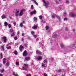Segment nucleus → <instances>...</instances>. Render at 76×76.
<instances>
[{"label":"nucleus","instance_id":"nucleus-26","mask_svg":"<svg viewBox=\"0 0 76 76\" xmlns=\"http://www.w3.org/2000/svg\"><path fill=\"white\" fill-rule=\"evenodd\" d=\"M16 65H18L19 64V62L16 61L15 63Z\"/></svg>","mask_w":76,"mask_h":76},{"label":"nucleus","instance_id":"nucleus-62","mask_svg":"<svg viewBox=\"0 0 76 76\" xmlns=\"http://www.w3.org/2000/svg\"><path fill=\"white\" fill-rule=\"evenodd\" d=\"M10 45H12V43L11 42V43H10Z\"/></svg>","mask_w":76,"mask_h":76},{"label":"nucleus","instance_id":"nucleus-63","mask_svg":"<svg viewBox=\"0 0 76 76\" xmlns=\"http://www.w3.org/2000/svg\"><path fill=\"white\" fill-rule=\"evenodd\" d=\"M61 76H64V75H61Z\"/></svg>","mask_w":76,"mask_h":76},{"label":"nucleus","instance_id":"nucleus-60","mask_svg":"<svg viewBox=\"0 0 76 76\" xmlns=\"http://www.w3.org/2000/svg\"><path fill=\"white\" fill-rule=\"evenodd\" d=\"M1 43H2V42L1 41H0V43H1Z\"/></svg>","mask_w":76,"mask_h":76},{"label":"nucleus","instance_id":"nucleus-5","mask_svg":"<svg viewBox=\"0 0 76 76\" xmlns=\"http://www.w3.org/2000/svg\"><path fill=\"white\" fill-rule=\"evenodd\" d=\"M2 39L4 41V42H6V41H7V38L5 37H2Z\"/></svg>","mask_w":76,"mask_h":76},{"label":"nucleus","instance_id":"nucleus-22","mask_svg":"<svg viewBox=\"0 0 76 76\" xmlns=\"http://www.w3.org/2000/svg\"><path fill=\"white\" fill-rule=\"evenodd\" d=\"M60 46L61 48H64V46L63 44H61Z\"/></svg>","mask_w":76,"mask_h":76},{"label":"nucleus","instance_id":"nucleus-11","mask_svg":"<svg viewBox=\"0 0 76 76\" xmlns=\"http://www.w3.org/2000/svg\"><path fill=\"white\" fill-rule=\"evenodd\" d=\"M38 28V25H34V26L32 27V28L34 29H35Z\"/></svg>","mask_w":76,"mask_h":76},{"label":"nucleus","instance_id":"nucleus-6","mask_svg":"<svg viewBox=\"0 0 76 76\" xmlns=\"http://www.w3.org/2000/svg\"><path fill=\"white\" fill-rule=\"evenodd\" d=\"M69 15H70V16H71V17H73V18H74L75 16V13L73 12L69 13Z\"/></svg>","mask_w":76,"mask_h":76},{"label":"nucleus","instance_id":"nucleus-48","mask_svg":"<svg viewBox=\"0 0 76 76\" xmlns=\"http://www.w3.org/2000/svg\"><path fill=\"white\" fill-rule=\"evenodd\" d=\"M6 65L7 66H9V63L7 62L6 64Z\"/></svg>","mask_w":76,"mask_h":76},{"label":"nucleus","instance_id":"nucleus-39","mask_svg":"<svg viewBox=\"0 0 76 76\" xmlns=\"http://www.w3.org/2000/svg\"><path fill=\"white\" fill-rule=\"evenodd\" d=\"M4 69H3L2 70H1L0 71L1 72V73H3V72H4Z\"/></svg>","mask_w":76,"mask_h":76},{"label":"nucleus","instance_id":"nucleus-32","mask_svg":"<svg viewBox=\"0 0 76 76\" xmlns=\"http://www.w3.org/2000/svg\"><path fill=\"white\" fill-rule=\"evenodd\" d=\"M49 29V26H46V30H48Z\"/></svg>","mask_w":76,"mask_h":76},{"label":"nucleus","instance_id":"nucleus-17","mask_svg":"<svg viewBox=\"0 0 76 76\" xmlns=\"http://www.w3.org/2000/svg\"><path fill=\"white\" fill-rule=\"evenodd\" d=\"M31 0V1H34V3L35 4H36L37 6H38V3H37V2H36V1H35V0Z\"/></svg>","mask_w":76,"mask_h":76},{"label":"nucleus","instance_id":"nucleus-18","mask_svg":"<svg viewBox=\"0 0 76 76\" xmlns=\"http://www.w3.org/2000/svg\"><path fill=\"white\" fill-rule=\"evenodd\" d=\"M42 66L43 67H47V65L45 64H42Z\"/></svg>","mask_w":76,"mask_h":76},{"label":"nucleus","instance_id":"nucleus-25","mask_svg":"<svg viewBox=\"0 0 76 76\" xmlns=\"http://www.w3.org/2000/svg\"><path fill=\"white\" fill-rule=\"evenodd\" d=\"M13 75H14V76H19L18 75V74H15V72H13Z\"/></svg>","mask_w":76,"mask_h":76},{"label":"nucleus","instance_id":"nucleus-51","mask_svg":"<svg viewBox=\"0 0 76 76\" xmlns=\"http://www.w3.org/2000/svg\"><path fill=\"white\" fill-rule=\"evenodd\" d=\"M33 5H31V9L32 10L33 9Z\"/></svg>","mask_w":76,"mask_h":76},{"label":"nucleus","instance_id":"nucleus-36","mask_svg":"<svg viewBox=\"0 0 76 76\" xmlns=\"http://www.w3.org/2000/svg\"><path fill=\"white\" fill-rule=\"evenodd\" d=\"M34 38H37V35H33Z\"/></svg>","mask_w":76,"mask_h":76},{"label":"nucleus","instance_id":"nucleus-47","mask_svg":"<svg viewBox=\"0 0 76 76\" xmlns=\"http://www.w3.org/2000/svg\"><path fill=\"white\" fill-rule=\"evenodd\" d=\"M14 25V26H15L16 25V22H14L13 23Z\"/></svg>","mask_w":76,"mask_h":76},{"label":"nucleus","instance_id":"nucleus-14","mask_svg":"<svg viewBox=\"0 0 76 76\" xmlns=\"http://www.w3.org/2000/svg\"><path fill=\"white\" fill-rule=\"evenodd\" d=\"M30 60V57H26L25 59L26 61H28V60Z\"/></svg>","mask_w":76,"mask_h":76},{"label":"nucleus","instance_id":"nucleus-28","mask_svg":"<svg viewBox=\"0 0 76 76\" xmlns=\"http://www.w3.org/2000/svg\"><path fill=\"white\" fill-rule=\"evenodd\" d=\"M7 50H9V49H10L11 48V47L10 46L8 47H7Z\"/></svg>","mask_w":76,"mask_h":76},{"label":"nucleus","instance_id":"nucleus-35","mask_svg":"<svg viewBox=\"0 0 76 76\" xmlns=\"http://www.w3.org/2000/svg\"><path fill=\"white\" fill-rule=\"evenodd\" d=\"M15 40H16L18 39V37H14Z\"/></svg>","mask_w":76,"mask_h":76},{"label":"nucleus","instance_id":"nucleus-58","mask_svg":"<svg viewBox=\"0 0 76 76\" xmlns=\"http://www.w3.org/2000/svg\"><path fill=\"white\" fill-rule=\"evenodd\" d=\"M61 9V7H59V9Z\"/></svg>","mask_w":76,"mask_h":76},{"label":"nucleus","instance_id":"nucleus-24","mask_svg":"<svg viewBox=\"0 0 76 76\" xmlns=\"http://www.w3.org/2000/svg\"><path fill=\"white\" fill-rule=\"evenodd\" d=\"M14 53L15 54V55H17L18 54V52L16 50H15L14 51Z\"/></svg>","mask_w":76,"mask_h":76},{"label":"nucleus","instance_id":"nucleus-44","mask_svg":"<svg viewBox=\"0 0 76 76\" xmlns=\"http://www.w3.org/2000/svg\"><path fill=\"white\" fill-rule=\"evenodd\" d=\"M56 1V3L57 4H59V2H58V1Z\"/></svg>","mask_w":76,"mask_h":76},{"label":"nucleus","instance_id":"nucleus-21","mask_svg":"<svg viewBox=\"0 0 76 76\" xmlns=\"http://www.w3.org/2000/svg\"><path fill=\"white\" fill-rule=\"evenodd\" d=\"M39 19H41V20H42V16L40 15V16H39Z\"/></svg>","mask_w":76,"mask_h":76},{"label":"nucleus","instance_id":"nucleus-27","mask_svg":"<svg viewBox=\"0 0 76 76\" xmlns=\"http://www.w3.org/2000/svg\"><path fill=\"white\" fill-rule=\"evenodd\" d=\"M57 37V34H55V35H54L53 37L54 38H56Z\"/></svg>","mask_w":76,"mask_h":76},{"label":"nucleus","instance_id":"nucleus-10","mask_svg":"<svg viewBox=\"0 0 76 76\" xmlns=\"http://www.w3.org/2000/svg\"><path fill=\"white\" fill-rule=\"evenodd\" d=\"M23 46H20L19 48L20 50V51H22L23 50Z\"/></svg>","mask_w":76,"mask_h":76},{"label":"nucleus","instance_id":"nucleus-37","mask_svg":"<svg viewBox=\"0 0 76 76\" xmlns=\"http://www.w3.org/2000/svg\"><path fill=\"white\" fill-rule=\"evenodd\" d=\"M24 46L25 47H27V46H28V44L27 43L25 44H24Z\"/></svg>","mask_w":76,"mask_h":76},{"label":"nucleus","instance_id":"nucleus-64","mask_svg":"<svg viewBox=\"0 0 76 76\" xmlns=\"http://www.w3.org/2000/svg\"><path fill=\"white\" fill-rule=\"evenodd\" d=\"M7 46H9V45L8 44L7 45Z\"/></svg>","mask_w":76,"mask_h":76},{"label":"nucleus","instance_id":"nucleus-13","mask_svg":"<svg viewBox=\"0 0 76 76\" xmlns=\"http://www.w3.org/2000/svg\"><path fill=\"white\" fill-rule=\"evenodd\" d=\"M19 10L16 11L15 12V16H18V15H19Z\"/></svg>","mask_w":76,"mask_h":76},{"label":"nucleus","instance_id":"nucleus-49","mask_svg":"<svg viewBox=\"0 0 76 76\" xmlns=\"http://www.w3.org/2000/svg\"><path fill=\"white\" fill-rule=\"evenodd\" d=\"M65 29L66 31H68V28H67L66 27L65 28Z\"/></svg>","mask_w":76,"mask_h":76},{"label":"nucleus","instance_id":"nucleus-1","mask_svg":"<svg viewBox=\"0 0 76 76\" xmlns=\"http://www.w3.org/2000/svg\"><path fill=\"white\" fill-rule=\"evenodd\" d=\"M55 17L58 18L59 21H61V18H60V17L59 16H57L56 14H53L52 16V18H55Z\"/></svg>","mask_w":76,"mask_h":76},{"label":"nucleus","instance_id":"nucleus-12","mask_svg":"<svg viewBox=\"0 0 76 76\" xmlns=\"http://www.w3.org/2000/svg\"><path fill=\"white\" fill-rule=\"evenodd\" d=\"M37 13V11H36V10H34V11L31 12H30L31 15H32V14H35Z\"/></svg>","mask_w":76,"mask_h":76},{"label":"nucleus","instance_id":"nucleus-2","mask_svg":"<svg viewBox=\"0 0 76 76\" xmlns=\"http://www.w3.org/2000/svg\"><path fill=\"white\" fill-rule=\"evenodd\" d=\"M42 1L44 3H45V6L46 7H47L48 5H49V2H45V0H43Z\"/></svg>","mask_w":76,"mask_h":76},{"label":"nucleus","instance_id":"nucleus-19","mask_svg":"<svg viewBox=\"0 0 76 76\" xmlns=\"http://www.w3.org/2000/svg\"><path fill=\"white\" fill-rule=\"evenodd\" d=\"M34 22H37V18L36 17H34Z\"/></svg>","mask_w":76,"mask_h":76},{"label":"nucleus","instance_id":"nucleus-31","mask_svg":"<svg viewBox=\"0 0 76 76\" xmlns=\"http://www.w3.org/2000/svg\"><path fill=\"white\" fill-rule=\"evenodd\" d=\"M31 33L32 35H34L35 34V32L34 31H31Z\"/></svg>","mask_w":76,"mask_h":76},{"label":"nucleus","instance_id":"nucleus-50","mask_svg":"<svg viewBox=\"0 0 76 76\" xmlns=\"http://www.w3.org/2000/svg\"><path fill=\"white\" fill-rule=\"evenodd\" d=\"M64 20H67V18H64Z\"/></svg>","mask_w":76,"mask_h":76},{"label":"nucleus","instance_id":"nucleus-59","mask_svg":"<svg viewBox=\"0 0 76 76\" xmlns=\"http://www.w3.org/2000/svg\"><path fill=\"white\" fill-rule=\"evenodd\" d=\"M59 1H62V0H58Z\"/></svg>","mask_w":76,"mask_h":76},{"label":"nucleus","instance_id":"nucleus-20","mask_svg":"<svg viewBox=\"0 0 76 76\" xmlns=\"http://www.w3.org/2000/svg\"><path fill=\"white\" fill-rule=\"evenodd\" d=\"M9 24H8V23L6 22H5L4 23V26H7Z\"/></svg>","mask_w":76,"mask_h":76},{"label":"nucleus","instance_id":"nucleus-42","mask_svg":"<svg viewBox=\"0 0 76 76\" xmlns=\"http://www.w3.org/2000/svg\"><path fill=\"white\" fill-rule=\"evenodd\" d=\"M0 56H1V58H3V54H2V53L1 54Z\"/></svg>","mask_w":76,"mask_h":76},{"label":"nucleus","instance_id":"nucleus-33","mask_svg":"<svg viewBox=\"0 0 76 76\" xmlns=\"http://www.w3.org/2000/svg\"><path fill=\"white\" fill-rule=\"evenodd\" d=\"M11 37H13V36H15V33L14 32L12 33V34H11Z\"/></svg>","mask_w":76,"mask_h":76},{"label":"nucleus","instance_id":"nucleus-61","mask_svg":"<svg viewBox=\"0 0 76 76\" xmlns=\"http://www.w3.org/2000/svg\"><path fill=\"white\" fill-rule=\"evenodd\" d=\"M22 41H23V39H22Z\"/></svg>","mask_w":76,"mask_h":76},{"label":"nucleus","instance_id":"nucleus-57","mask_svg":"<svg viewBox=\"0 0 76 76\" xmlns=\"http://www.w3.org/2000/svg\"><path fill=\"white\" fill-rule=\"evenodd\" d=\"M3 74H0V76H3Z\"/></svg>","mask_w":76,"mask_h":76},{"label":"nucleus","instance_id":"nucleus-41","mask_svg":"<svg viewBox=\"0 0 76 76\" xmlns=\"http://www.w3.org/2000/svg\"><path fill=\"white\" fill-rule=\"evenodd\" d=\"M44 76H47V74L46 73H44L43 74Z\"/></svg>","mask_w":76,"mask_h":76},{"label":"nucleus","instance_id":"nucleus-43","mask_svg":"<svg viewBox=\"0 0 76 76\" xmlns=\"http://www.w3.org/2000/svg\"><path fill=\"white\" fill-rule=\"evenodd\" d=\"M26 76H31V74H27Z\"/></svg>","mask_w":76,"mask_h":76},{"label":"nucleus","instance_id":"nucleus-34","mask_svg":"<svg viewBox=\"0 0 76 76\" xmlns=\"http://www.w3.org/2000/svg\"><path fill=\"white\" fill-rule=\"evenodd\" d=\"M43 62L45 63H47V61L46 60H45L43 61Z\"/></svg>","mask_w":76,"mask_h":76},{"label":"nucleus","instance_id":"nucleus-52","mask_svg":"<svg viewBox=\"0 0 76 76\" xmlns=\"http://www.w3.org/2000/svg\"><path fill=\"white\" fill-rule=\"evenodd\" d=\"M61 72V70H59L58 71V72Z\"/></svg>","mask_w":76,"mask_h":76},{"label":"nucleus","instance_id":"nucleus-8","mask_svg":"<svg viewBox=\"0 0 76 76\" xmlns=\"http://www.w3.org/2000/svg\"><path fill=\"white\" fill-rule=\"evenodd\" d=\"M36 58L37 59V60L39 61L41 60H42V56H39L37 57Z\"/></svg>","mask_w":76,"mask_h":76},{"label":"nucleus","instance_id":"nucleus-30","mask_svg":"<svg viewBox=\"0 0 76 76\" xmlns=\"http://www.w3.org/2000/svg\"><path fill=\"white\" fill-rule=\"evenodd\" d=\"M8 28H11V24H8Z\"/></svg>","mask_w":76,"mask_h":76},{"label":"nucleus","instance_id":"nucleus-53","mask_svg":"<svg viewBox=\"0 0 76 76\" xmlns=\"http://www.w3.org/2000/svg\"><path fill=\"white\" fill-rule=\"evenodd\" d=\"M72 31L73 32H75V29H72Z\"/></svg>","mask_w":76,"mask_h":76},{"label":"nucleus","instance_id":"nucleus-29","mask_svg":"<svg viewBox=\"0 0 76 76\" xmlns=\"http://www.w3.org/2000/svg\"><path fill=\"white\" fill-rule=\"evenodd\" d=\"M1 48L3 51H4V46H1Z\"/></svg>","mask_w":76,"mask_h":76},{"label":"nucleus","instance_id":"nucleus-40","mask_svg":"<svg viewBox=\"0 0 76 76\" xmlns=\"http://www.w3.org/2000/svg\"><path fill=\"white\" fill-rule=\"evenodd\" d=\"M23 25V24L22 23H21L20 24V27H22V26Z\"/></svg>","mask_w":76,"mask_h":76},{"label":"nucleus","instance_id":"nucleus-16","mask_svg":"<svg viewBox=\"0 0 76 76\" xmlns=\"http://www.w3.org/2000/svg\"><path fill=\"white\" fill-rule=\"evenodd\" d=\"M3 64H4L6 62V59L5 58H4L3 59Z\"/></svg>","mask_w":76,"mask_h":76},{"label":"nucleus","instance_id":"nucleus-15","mask_svg":"<svg viewBox=\"0 0 76 76\" xmlns=\"http://www.w3.org/2000/svg\"><path fill=\"white\" fill-rule=\"evenodd\" d=\"M39 46L40 47H43V45L42 43L40 42L39 44Z\"/></svg>","mask_w":76,"mask_h":76},{"label":"nucleus","instance_id":"nucleus-55","mask_svg":"<svg viewBox=\"0 0 76 76\" xmlns=\"http://www.w3.org/2000/svg\"><path fill=\"white\" fill-rule=\"evenodd\" d=\"M24 35H25V33H23L22 34V36H24Z\"/></svg>","mask_w":76,"mask_h":76},{"label":"nucleus","instance_id":"nucleus-56","mask_svg":"<svg viewBox=\"0 0 76 76\" xmlns=\"http://www.w3.org/2000/svg\"><path fill=\"white\" fill-rule=\"evenodd\" d=\"M22 23H25V22L24 21H23L22 22Z\"/></svg>","mask_w":76,"mask_h":76},{"label":"nucleus","instance_id":"nucleus-7","mask_svg":"<svg viewBox=\"0 0 76 76\" xmlns=\"http://www.w3.org/2000/svg\"><path fill=\"white\" fill-rule=\"evenodd\" d=\"M36 53L37 54H38V55H41L42 54V53L40 51L38 50H37L36 51Z\"/></svg>","mask_w":76,"mask_h":76},{"label":"nucleus","instance_id":"nucleus-54","mask_svg":"<svg viewBox=\"0 0 76 76\" xmlns=\"http://www.w3.org/2000/svg\"><path fill=\"white\" fill-rule=\"evenodd\" d=\"M65 15H66V13H64V16H65Z\"/></svg>","mask_w":76,"mask_h":76},{"label":"nucleus","instance_id":"nucleus-46","mask_svg":"<svg viewBox=\"0 0 76 76\" xmlns=\"http://www.w3.org/2000/svg\"><path fill=\"white\" fill-rule=\"evenodd\" d=\"M10 31L11 32H12L13 31V30L12 29H11L10 30Z\"/></svg>","mask_w":76,"mask_h":76},{"label":"nucleus","instance_id":"nucleus-4","mask_svg":"<svg viewBox=\"0 0 76 76\" xmlns=\"http://www.w3.org/2000/svg\"><path fill=\"white\" fill-rule=\"evenodd\" d=\"M26 11L25 10V9H23L21 10L20 11V13L19 14V15L20 16H22V15H23V13L24 12H25Z\"/></svg>","mask_w":76,"mask_h":76},{"label":"nucleus","instance_id":"nucleus-3","mask_svg":"<svg viewBox=\"0 0 76 76\" xmlns=\"http://www.w3.org/2000/svg\"><path fill=\"white\" fill-rule=\"evenodd\" d=\"M24 66L23 67V70H28V65L24 64Z\"/></svg>","mask_w":76,"mask_h":76},{"label":"nucleus","instance_id":"nucleus-45","mask_svg":"<svg viewBox=\"0 0 76 76\" xmlns=\"http://www.w3.org/2000/svg\"><path fill=\"white\" fill-rule=\"evenodd\" d=\"M20 34V32H19V31H18V32L17 33V34L18 35H19V34Z\"/></svg>","mask_w":76,"mask_h":76},{"label":"nucleus","instance_id":"nucleus-9","mask_svg":"<svg viewBox=\"0 0 76 76\" xmlns=\"http://www.w3.org/2000/svg\"><path fill=\"white\" fill-rule=\"evenodd\" d=\"M23 56H27V52L26 50H25L23 53Z\"/></svg>","mask_w":76,"mask_h":76},{"label":"nucleus","instance_id":"nucleus-38","mask_svg":"<svg viewBox=\"0 0 76 76\" xmlns=\"http://www.w3.org/2000/svg\"><path fill=\"white\" fill-rule=\"evenodd\" d=\"M66 4H69V1H66Z\"/></svg>","mask_w":76,"mask_h":76},{"label":"nucleus","instance_id":"nucleus-23","mask_svg":"<svg viewBox=\"0 0 76 76\" xmlns=\"http://www.w3.org/2000/svg\"><path fill=\"white\" fill-rule=\"evenodd\" d=\"M1 18L2 19H5V18H6V16L4 15H3L2 17Z\"/></svg>","mask_w":76,"mask_h":76}]
</instances>
